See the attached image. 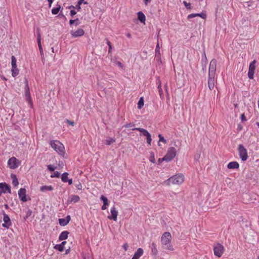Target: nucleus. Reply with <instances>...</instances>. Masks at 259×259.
Segmentation results:
<instances>
[{
	"instance_id": "a19ab883",
	"label": "nucleus",
	"mask_w": 259,
	"mask_h": 259,
	"mask_svg": "<svg viewBox=\"0 0 259 259\" xmlns=\"http://www.w3.org/2000/svg\"><path fill=\"white\" fill-rule=\"evenodd\" d=\"M146 140L148 144L149 145H151L152 138L150 134H149V136H147V137H146Z\"/></svg>"
},
{
	"instance_id": "7ed1b4c3",
	"label": "nucleus",
	"mask_w": 259,
	"mask_h": 259,
	"mask_svg": "<svg viewBox=\"0 0 259 259\" xmlns=\"http://www.w3.org/2000/svg\"><path fill=\"white\" fill-rule=\"evenodd\" d=\"M51 147L54 149L59 154L62 156L65 155V148L64 145L59 141L53 140L50 143Z\"/></svg>"
},
{
	"instance_id": "4be33fe9",
	"label": "nucleus",
	"mask_w": 259,
	"mask_h": 259,
	"mask_svg": "<svg viewBox=\"0 0 259 259\" xmlns=\"http://www.w3.org/2000/svg\"><path fill=\"white\" fill-rule=\"evenodd\" d=\"M133 130L138 131L140 132L142 135L145 137H147V136H149L150 133L145 129H144L143 128H140V127H136L133 129Z\"/></svg>"
},
{
	"instance_id": "052dcab7",
	"label": "nucleus",
	"mask_w": 259,
	"mask_h": 259,
	"mask_svg": "<svg viewBox=\"0 0 259 259\" xmlns=\"http://www.w3.org/2000/svg\"><path fill=\"white\" fill-rule=\"evenodd\" d=\"M145 5H147L150 2V0H143Z\"/></svg>"
},
{
	"instance_id": "58836bf2",
	"label": "nucleus",
	"mask_w": 259,
	"mask_h": 259,
	"mask_svg": "<svg viewBox=\"0 0 259 259\" xmlns=\"http://www.w3.org/2000/svg\"><path fill=\"white\" fill-rule=\"evenodd\" d=\"M155 55L156 56L160 55V47L158 42H157V45L156 46Z\"/></svg>"
},
{
	"instance_id": "c9c22d12",
	"label": "nucleus",
	"mask_w": 259,
	"mask_h": 259,
	"mask_svg": "<svg viewBox=\"0 0 259 259\" xmlns=\"http://www.w3.org/2000/svg\"><path fill=\"white\" fill-rule=\"evenodd\" d=\"M16 62H17V60L16 59V58L14 56H12V61H11V65H12V67H13V68H16V67H17Z\"/></svg>"
},
{
	"instance_id": "9b49d317",
	"label": "nucleus",
	"mask_w": 259,
	"mask_h": 259,
	"mask_svg": "<svg viewBox=\"0 0 259 259\" xmlns=\"http://www.w3.org/2000/svg\"><path fill=\"white\" fill-rule=\"evenodd\" d=\"M8 165L11 169H15L18 167V160L13 157L10 158L8 161Z\"/></svg>"
},
{
	"instance_id": "79ce46f5",
	"label": "nucleus",
	"mask_w": 259,
	"mask_h": 259,
	"mask_svg": "<svg viewBox=\"0 0 259 259\" xmlns=\"http://www.w3.org/2000/svg\"><path fill=\"white\" fill-rule=\"evenodd\" d=\"M158 137L159 138V142H161L164 143H166V141L164 139V138L161 135L159 134L158 135Z\"/></svg>"
},
{
	"instance_id": "338daca9",
	"label": "nucleus",
	"mask_w": 259,
	"mask_h": 259,
	"mask_svg": "<svg viewBox=\"0 0 259 259\" xmlns=\"http://www.w3.org/2000/svg\"><path fill=\"white\" fill-rule=\"evenodd\" d=\"M74 23H75V26H77L79 24V22L75 21Z\"/></svg>"
},
{
	"instance_id": "8fccbe9b",
	"label": "nucleus",
	"mask_w": 259,
	"mask_h": 259,
	"mask_svg": "<svg viewBox=\"0 0 259 259\" xmlns=\"http://www.w3.org/2000/svg\"><path fill=\"white\" fill-rule=\"evenodd\" d=\"M115 64L116 65H117L118 67L122 68L123 66L122 65V64L121 63V62H119V61H115Z\"/></svg>"
},
{
	"instance_id": "7c9ffc66",
	"label": "nucleus",
	"mask_w": 259,
	"mask_h": 259,
	"mask_svg": "<svg viewBox=\"0 0 259 259\" xmlns=\"http://www.w3.org/2000/svg\"><path fill=\"white\" fill-rule=\"evenodd\" d=\"M80 199L78 195H72L71 198L70 202L72 203H76L79 201Z\"/></svg>"
},
{
	"instance_id": "4468645a",
	"label": "nucleus",
	"mask_w": 259,
	"mask_h": 259,
	"mask_svg": "<svg viewBox=\"0 0 259 259\" xmlns=\"http://www.w3.org/2000/svg\"><path fill=\"white\" fill-rule=\"evenodd\" d=\"M18 195L20 199L23 202H26L27 199L26 197V189L21 188L18 191Z\"/></svg>"
},
{
	"instance_id": "864d4df0",
	"label": "nucleus",
	"mask_w": 259,
	"mask_h": 259,
	"mask_svg": "<svg viewBox=\"0 0 259 259\" xmlns=\"http://www.w3.org/2000/svg\"><path fill=\"white\" fill-rule=\"evenodd\" d=\"M66 122L68 123L69 124L72 125V126H74V121H70L68 119H66Z\"/></svg>"
},
{
	"instance_id": "680f3d73",
	"label": "nucleus",
	"mask_w": 259,
	"mask_h": 259,
	"mask_svg": "<svg viewBox=\"0 0 259 259\" xmlns=\"http://www.w3.org/2000/svg\"><path fill=\"white\" fill-rule=\"evenodd\" d=\"M54 0H48L49 3V7H51V5L53 3Z\"/></svg>"
},
{
	"instance_id": "3c124183",
	"label": "nucleus",
	"mask_w": 259,
	"mask_h": 259,
	"mask_svg": "<svg viewBox=\"0 0 259 259\" xmlns=\"http://www.w3.org/2000/svg\"><path fill=\"white\" fill-rule=\"evenodd\" d=\"M75 21H79V19L78 18L75 19V20H72V19H71L69 21V24L70 25H72L73 24H74L75 23Z\"/></svg>"
},
{
	"instance_id": "09e8293b",
	"label": "nucleus",
	"mask_w": 259,
	"mask_h": 259,
	"mask_svg": "<svg viewBox=\"0 0 259 259\" xmlns=\"http://www.w3.org/2000/svg\"><path fill=\"white\" fill-rule=\"evenodd\" d=\"M241 120L242 121H246L247 120V119L245 116V114L244 113L242 114L240 116Z\"/></svg>"
},
{
	"instance_id": "393cba45",
	"label": "nucleus",
	"mask_w": 259,
	"mask_h": 259,
	"mask_svg": "<svg viewBox=\"0 0 259 259\" xmlns=\"http://www.w3.org/2000/svg\"><path fill=\"white\" fill-rule=\"evenodd\" d=\"M138 18L141 22L145 23L146 17L145 15L142 12H139L138 13Z\"/></svg>"
},
{
	"instance_id": "a878e982",
	"label": "nucleus",
	"mask_w": 259,
	"mask_h": 259,
	"mask_svg": "<svg viewBox=\"0 0 259 259\" xmlns=\"http://www.w3.org/2000/svg\"><path fill=\"white\" fill-rule=\"evenodd\" d=\"M37 44H38V45L39 51L40 52L41 55H42L44 54V53H43V50H42V46L41 45L40 35L39 33H38V35H37Z\"/></svg>"
},
{
	"instance_id": "5701e85b",
	"label": "nucleus",
	"mask_w": 259,
	"mask_h": 259,
	"mask_svg": "<svg viewBox=\"0 0 259 259\" xmlns=\"http://www.w3.org/2000/svg\"><path fill=\"white\" fill-rule=\"evenodd\" d=\"M53 189L54 188L52 186H42L40 188V190L42 192L52 191Z\"/></svg>"
},
{
	"instance_id": "1a4fd4ad",
	"label": "nucleus",
	"mask_w": 259,
	"mask_h": 259,
	"mask_svg": "<svg viewBox=\"0 0 259 259\" xmlns=\"http://www.w3.org/2000/svg\"><path fill=\"white\" fill-rule=\"evenodd\" d=\"M217 67V60L212 59L209 64L208 75L212 76H215Z\"/></svg>"
},
{
	"instance_id": "f257e3e1",
	"label": "nucleus",
	"mask_w": 259,
	"mask_h": 259,
	"mask_svg": "<svg viewBox=\"0 0 259 259\" xmlns=\"http://www.w3.org/2000/svg\"><path fill=\"white\" fill-rule=\"evenodd\" d=\"M171 240V236L169 232H164L161 238V242L162 244L164 246V248L169 250H173L174 248L170 244Z\"/></svg>"
},
{
	"instance_id": "0eeeda50",
	"label": "nucleus",
	"mask_w": 259,
	"mask_h": 259,
	"mask_svg": "<svg viewBox=\"0 0 259 259\" xmlns=\"http://www.w3.org/2000/svg\"><path fill=\"white\" fill-rule=\"evenodd\" d=\"M213 251L214 255L220 257L224 252V247L222 244L218 243L214 245Z\"/></svg>"
},
{
	"instance_id": "a18cd8bd",
	"label": "nucleus",
	"mask_w": 259,
	"mask_h": 259,
	"mask_svg": "<svg viewBox=\"0 0 259 259\" xmlns=\"http://www.w3.org/2000/svg\"><path fill=\"white\" fill-rule=\"evenodd\" d=\"M75 187L77 188L78 190H81L82 188V186L80 182H78L77 184H75Z\"/></svg>"
},
{
	"instance_id": "b1692460",
	"label": "nucleus",
	"mask_w": 259,
	"mask_h": 259,
	"mask_svg": "<svg viewBox=\"0 0 259 259\" xmlns=\"http://www.w3.org/2000/svg\"><path fill=\"white\" fill-rule=\"evenodd\" d=\"M69 232L66 231H64L61 233L59 235V239L60 240H64L68 238Z\"/></svg>"
},
{
	"instance_id": "4c0bfd02",
	"label": "nucleus",
	"mask_w": 259,
	"mask_h": 259,
	"mask_svg": "<svg viewBox=\"0 0 259 259\" xmlns=\"http://www.w3.org/2000/svg\"><path fill=\"white\" fill-rule=\"evenodd\" d=\"M115 142V139H113V138H109V139L106 140V144L107 145H110L111 144L114 143Z\"/></svg>"
},
{
	"instance_id": "bf43d9fd",
	"label": "nucleus",
	"mask_w": 259,
	"mask_h": 259,
	"mask_svg": "<svg viewBox=\"0 0 259 259\" xmlns=\"http://www.w3.org/2000/svg\"><path fill=\"white\" fill-rule=\"evenodd\" d=\"M67 182L68 183L69 185H71L72 184V179H68L67 181Z\"/></svg>"
},
{
	"instance_id": "e2e57ef3",
	"label": "nucleus",
	"mask_w": 259,
	"mask_h": 259,
	"mask_svg": "<svg viewBox=\"0 0 259 259\" xmlns=\"http://www.w3.org/2000/svg\"><path fill=\"white\" fill-rule=\"evenodd\" d=\"M125 126L126 127H132V125L131 123H129V124H127L125 125Z\"/></svg>"
},
{
	"instance_id": "f704fd0d",
	"label": "nucleus",
	"mask_w": 259,
	"mask_h": 259,
	"mask_svg": "<svg viewBox=\"0 0 259 259\" xmlns=\"http://www.w3.org/2000/svg\"><path fill=\"white\" fill-rule=\"evenodd\" d=\"M12 76L13 77H15L16 76H17L18 74L19 70L17 69V67H16V68H14L12 67Z\"/></svg>"
},
{
	"instance_id": "c85d7f7f",
	"label": "nucleus",
	"mask_w": 259,
	"mask_h": 259,
	"mask_svg": "<svg viewBox=\"0 0 259 259\" xmlns=\"http://www.w3.org/2000/svg\"><path fill=\"white\" fill-rule=\"evenodd\" d=\"M144 104V100L143 97H141L138 103V108L139 109H142Z\"/></svg>"
},
{
	"instance_id": "39448f33",
	"label": "nucleus",
	"mask_w": 259,
	"mask_h": 259,
	"mask_svg": "<svg viewBox=\"0 0 259 259\" xmlns=\"http://www.w3.org/2000/svg\"><path fill=\"white\" fill-rule=\"evenodd\" d=\"M25 97L26 100L28 102L29 105L30 107L32 106V101L30 97V93L29 91V88L28 86V81L27 79L25 80Z\"/></svg>"
},
{
	"instance_id": "c756f323",
	"label": "nucleus",
	"mask_w": 259,
	"mask_h": 259,
	"mask_svg": "<svg viewBox=\"0 0 259 259\" xmlns=\"http://www.w3.org/2000/svg\"><path fill=\"white\" fill-rule=\"evenodd\" d=\"M68 173L66 172H64L62 175V176H61V180H62V181L63 182H64V183L67 182V181L68 180Z\"/></svg>"
},
{
	"instance_id": "dca6fc26",
	"label": "nucleus",
	"mask_w": 259,
	"mask_h": 259,
	"mask_svg": "<svg viewBox=\"0 0 259 259\" xmlns=\"http://www.w3.org/2000/svg\"><path fill=\"white\" fill-rule=\"evenodd\" d=\"M215 76H209L208 79V88L210 90H212L214 89V82H215Z\"/></svg>"
},
{
	"instance_id": "c03bdc74",
	"label": "nucleus",
	"mask_w": 259,
	"mask_h": 259,
	"mask_svg": "<svg viewBox=\"0 0 259 259\" xmlns=\"http://www.w3.org/2000/svg\"><path fill=\"white\" fill-rule=\"evenodd\" d=\"M106 43L108 45V46H109L108 53H110L111 52V50L112 49L111 44L110 42L109 41V40L108 39L107 40Z\"/></svg>"
},
{
	"instance_id": "f8f14e48",
	"label": "nucleus",
	"mask_w": 259,
	"mask_h": 259,
	"mask_svg": "<svg viewBox=\"0 0 259 259\" xmlns=\"http://www.w3.org/2000/svg\"><path fill=\"white\" fill-rule=\"evenodd\" d=\"M11 188L10 186L6 183H0V195L2 193H11Z\"/></svg>"
},
{
	"instance_id": "423d86ee",
	"label": "nucleus",
	"mask_w": 259,
	"mask_h": 259,
	"mask_svg": "<svg viewBox=\"0 0 259 259\" xmlns=\"http://www.w3.org/2000/svg\"><path fill=\"white\" fill-rule=\"evenodd\" d=\"M239 155L242 161H245L248 158L247 150L242 145H239L238 146Z\"/></svg>"
},
{
	"instance_id": "5fc2aeb1",
	"label": "nucleus",
	"mask_w": 259,
	"mask_h": 259,
	"mask_svg": "<svg viewBox=\"0 0 259 259\" xmlns=\"http://www.w3.org/2000/svg\"><path fill=\"white\" fill-rule=\"evenodd\" d=\"M158 90L159 92L160 96H161V94L162 93V90L161 85L159 84L158 87Z\"/></svg>"
},
{
	"instance_id": "774afa93",
	"label": "nucleus",
	"mask_w": 259,
	"mask_h": 259,
	"mask_svg": "<svg viewBox=\"0 0 259 259\" xmlns=\"http://www.w3.org/2000/svg\"><path fill=\"white\" fill-rule=\"evenodd\" d=\"M69 252V249H67L65 251V254H68V253Z\"/></svg>"
},
{
	"instance_id": "6ab92c4d",
	"label": "nucleus",
	"mask_w": 259,
	"mask_h": 259,
	"mask_svg": "<svg viewBox=\"0 0 259 259\" xmlns=\"http://www.w3.org/2000/svg\"><path fill=\"white\" fill-rule=\"evenodd\" d=\"M239 166V163L236 161L230 162L227 165V168L229 169H237Z\"/></svg>"
},
{
	"instance_id": "20e7f679",
	"label": "nucleus",
	"mask_w": 259,
	"mask_h": 259,
	"mask_svg": "<svg viewBox=\"0 0 259 259\" xmlns=\"http://www.w3.org/2000/svg\"><path fill=\"white\" fill-rule=\"evenodd\" d=\"M176 149L174 147H170L167 150L166 155L162 158V160L167 162L171 161L176 155Z\"/></svg>"
},
{
	"instance_id": "e433bc0d",
	"label": "nucleus",
	"mask_w": 259,
	"mask_h": 259,
	"mask_svg": "<svg viewBox=\"0 0 259 259\" xmlns=\"http://www.w3.org/2000/svg\"><path fill=\"white\" fill-rule=\"evenodd\" d=\"M149 160L153 163H154L155 162L154 154L153 152H151L150 153Z\"/></svg>"
},
{
	"instance_id": "603ef678",
	"label": "nucleus",
	"mask_w": 259,
	"mask_h": 259,
	"mask_svg": "<svg viewBox=\"0 0 259 259\" xmlns=\"http://www.w3.org/2000/svg\"><path fill=\"white\" fill-rule=\"evenodd\" d=\"M251 3H252V2L250 1L245 2L244 3V7H246V8L249 7L251 6Z\"/></svg>"
},
{
	"instance_id": "49530a36",
	"label": "nucleus",
	"mask_w": 259,
	"mask_h": 259,
	"mask_svg": "<svg viewBox=\"0 0 259 259\" xmlns=\"http://www.w3.org/2000/svg\"><path fill=\"white\" fill-rule=\"evenodd\" d=\"M32 213V211L31 209H28L26 212V218H28L30 217Z\"/></svg>"
},
{
	"instance_id": "69168bd1",
	"label": "nucleus",
	"mask_w": 259,
	"mask_h": 259,
	"mask_svg": "<svg viewBox=\"0 0 259 259\" xmlns=\"http://www.w3.org/2000/svg\"><path fill=\"white\" fill-rule=\"evenodd\" d=\"M71 8H73V9L75 8V7H74V6H73L72 5L68 7V9H70Z\"/></svg>"
},
{
	"instance_id": "2f4dec72",
	"label": "nucleus",
	"mask_w": 259,
	"mask_h": 259,
	"mask_svg": "<svg viewBox=\"0 0 259 259\" xmlns=\"http://www.w3.org/2000/svg\"><path fill=\"white\" fill-rule=\"evenodd\" d=\"M151 251L153 254H156L157 250L156 248V245L154 242H153L151 245Z\"/></svg>"
},
{
	"instance_id": "72a5a7b5",
	"label": "nucleus",
	"mask_w": 259,
	"mask_h": 259,
	"mask_svg": "<svg viewBox=\"0 0 259 259\" xmlns=\"http://www.w3.org/2000/svg\"><path fill=\"white\" fill-rule=\"evenodd\" d=\"M100 199L103 201V204H104V205H109L108 200L107 198L104 196V195H102L101 196Z\"/></svg>"
},
{
	"instance_id": "6e6d98bb",
	"label": "nucleus",
	"mask_w": 259,
	"mask_h": 259,
	"mask_svg": "<svg viewBox=\"0 0 259 259\" xmlns=\"http://www.w3.org/2000/svg\"><path fill=\"white\" fill-rule=\"evenodd\" d=\"M76 14V12L73 10L70 11V15L73 16Z\"/></svg>"
},
{
	"instance_id": "f03ea898",
	"label": "nucleus",
	"mask_w": 259,
	"mask_h": 259,
	"mask_svg": "<svg viewBox=\"0 0 259 259\" xmlns=\"http://www.w3.org/2000/svg\"><path fill=\"white\" fill-rule=\"evenodd\" d=\"M184 181V176L182 174L176 175L163 182V185H180Z\"/></svg>"
},
{
	"instance_id": "13d9d810",
	"label": "nucleus",
	"mask_w": 259,
	"mask_h": 259,
	"mask_svg": "<svg viewBox=\"0 0 259 259\" xmlns=\"http://www.w3.org/2000/svg\"><path fill=\"white\" fill-rule=\"evenodd\" d=\"M107 206H108V205H104V204H103V205L102 206V207H101L102 209V210H105V209H107Z\"/></svg>"
},
{
	"instance_id": "cd10ccee",
	"label": "nucleus",
	"mask_w": 259,
	"mask_h": 259,
	"mask_svg": "<svg viewBox=\"0 0 259 259\" xmlns=\"http://www.w3.org/2000/svg\"><path fill=\"white\" fill-rule=\"evenodd\" d=\"M82 4H88L87 2H85L84 0H79L77 2V4L75 7V8L78 11H80L81 9L80 5Z\"/></svg>"
},
{
	"instance_id": "37998d69",
	"label": "nucleus",
	"mask_w": 259,
	"mask_h": 259,
	"mask_svg": "<svg viewBox=\"0 0 259 259\" xmlns=\"http://www.w3.org/2000/svg\"><path fill=\"white\" fill-rule=\"evenodd\" d=\"M183 4L187 9H191V4L190 3H187L186 1H184Z\"/></svg>"
},
{
	"instance_id": "412c9836",
	"label": "nucleus",
	"mask_w": 259,
	"mask_h": 259,
	"mask_svg": "<svg viewBox=\"0 0 259 259\" xmlns=\"http://www.w3.org/2000/svg\"><path fill=\"white\" fill-rule=\"evenodd\" d=\"M196 16L200 17L201 18L203 19H205L206 18V15L204 13H196V14H191L188 16V19H191L194 18Z\"/></svg>"
},
{
	"instance_id": "9d476101",
	"label": "nucleus",
	"mask_w": 259,
	"mask_h": 259,
	"mask_svg": "<svg viewBox=\"0 0 259 259\" xmlns=\"http://www.w3.org/2000/svg\"><path fill=\"white\" fill-rule=\"evenodd\" d=\"M3 214L4 216L3 221L4 222V223L2 224V226L8 229L10 226L12 225L11 220L8 215L4 211H3Z\"/></svg>"
},
{
	"instance_id": "6e6552de",
	"label": "nucleus",
	"mask_w": 259,
	"mask_h": 259,
	"mask_svg": "<svg viewBox=\"0 0 259 259\" xmlns=\"http://www.w3.org/2000/svg\"><path fill=\"white\" fill-rule=\"evenodd\" d=\"M256 61L255 60H254L249 64L248 72V77L250 79H252L253 78L254 71L256 68Z\"/></svg>"
},
{
	"instance_id": "4d7b16f0",
	"label": "nucleus",
	"mask_w": 259,
	"mask_h": 259,
	"mask_svg": "<svg viewBox=\"0 0 259 259\" xmlns=\"http://www.w3.org/2000/svg\"><path fill=\"white\" fill-rule=\"evenodd\" d=\"M123 248L125 250H127L128 248V244L127 243H125L123 245Z\"/></svg>"
},
{
	"instance_id": "bb28decb",
	"label": "nucleus",
	"mask_w": 259,
	"mask_h": 259,
	"mask_svg": "<svg viewBox=\"0 0 259 259\" xmlns=\"http://www.w3.org/2000/svg\"><path fill=\"white\" fill-rule=\"evenodd\" d=\"M11 178L12 179V184H13V186L14 187H17L19 184V182H18V181L16 177V176L15 175H12Z\"/></svg>"
},
{
	"instance_id": "2eb2a0df",
	"label": "nucleus",
	"mask_w": 259,
	"mask_h": 259,
	"mask_svg": "<svg viewBox=\"0 0 259 259\" xmlns=\"http://www.w3.org/2000/svg\"><path fill=\"white\" fill-rule=\"evenodd\" d=\"M110 211H111V215L108 216V218L109 220L112 219L114 221H116L117 217V215H118V212H117V211L116 210L115 207L114 206L112 207L111 208Z\"/></svg>"
},
{
	"instance_id": "a211bd4d",
	"label": "nucleus",
	"mask_w": 259,
	"mask_h": 259,
	"mask_svg": "<svg viewBox=\"0 0 259 259\" xmlns=\"http://www.w3.org/2000/svg\"><path fill=\"white\" fill-rule=\"evenodd\" d=\"M144 250L141 248H139L135 252L133 257L132 259H139L140 257L143 254Z\"/></svg>"
},
{
	"instance_id": "ea45409f",
	"label": "nucleus",
	"mask_w": 259,
	"mask_h": 259,
	"mask_svg": "<svg viewBox=\"0 0 259 259\" xmlns=\"http://www.w3.org/2000/svg\"><path fill=\"white\" fill-rule=\"evenodd\" d=\"M60 174L57 171H55L54 173L51 176V178H59L60 177Z\"/></svg>"
},
{
	"instance_id": "aec40b11",
	"label": "nucleus",
	"mask_w": 259,
	"mask_h": 259,
	"mask_svg": "<svg viewBox=\"0 0 259 259\" xmlns=\"http://www.w3.org/2000/svg\"><path fill=\"white\" fill-rule=\"evenodd\" d=\"M66 244V241H63L61 244H56L54 246V249L58 250L59 251L62 252L64 249V246Z\"/></svg>"
},
{
	"instance_id": "f3484780",
	"label": "nucleus",
	"mask_w": 259,
	"mask_h": 259,
	"mask_svg": "<svg viewBox=\"0 0 259 259\" xmlns=\"http://www.w3.org/2000/svg\"><path fill=\"white\" fill-rule=\"evenodd\" d=\"M71 220L70 215H67L65 218H62L59 219V224L62 226L67 225Z\"/></svg>"
},
{
	"instance_id": "0e129e2a",
	"label": "nucleus",
	"mask_w": 259,
	"mask_h": 259,
	"mask_svg": "<svg viewBox=\"0 0 259 259\" xmlns=\"http://www.w3.org/2000/svg\"><path fill=\"white\" fill-rule=\"evenodd\" d=\"M126 36L128 38H131V34L130 33H127L126 34Z\"/></svg>"
},
{
	"instance_id": "de8ad7c7",
	"label": "nucleus",
	"mask_w": 259,
	"mask_h": 259,
	"mask_svg": "<svg viewBox=\"0 0 259 259\" xmlns=\"http://www.w3.org/2000/svg\"><path fill=\"white\" fill-rule=\"evenodd\" d=\"M47 168L51 171H54V170L55 169V168L52 165H48L47 166Z\"/></svg>"
},
{
	"instance_id": "473e14b6",
	"label": "nucleus",
	"mask_w": 259,
	"mask_h": 259,
	"mask_svg": "<svg viewBox=\"0 0 259 259\" xmlns=\"http://www.w3.org/2000/svg\"><path fill=\"white\" fill-rule=\"evenodd\" d=\"M61 9V6L58 5L57 7H55V8H53L52 9V13L53 14V15H56L57 14L60 10Z\"/></svg>"
},
{
	"instance_id": "ddd939ff",
	"label": "nucleus",
	"mask_w": 259,
	"mask_h": 259,
	"mask_svg": "<svg viewBox=\"0 0 259 259\" xmlns=\"http://www.w3.org/2000/svg\"><path fill=\"white\" fill-rule=\"evenodd\" d=\"M71 36L73 37L81 36L84 34V31L82 29L79 28L76 31L71 30L70 31Z\"/></svg>"
}]
</instances>
